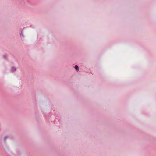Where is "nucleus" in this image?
I'll use <instances>...</instances> for the list:
<instances>
[{
  "label": "nucleus",
  "mask_w": 156,
  "mask_h": 156,
  "mask_svg": "<svg viewBox=\"0 0 156 156\" xmlns=\"http://www.w3.org/2000/svg\"><path fill=\"white\" fill-rule=\"evenodd\" d=\"M16 70V69L15 68L12 67V71H14Z\"/></svg>",
  "instance_id": "nucleus-2"
},
{
  "label": "nucleus",
  "mask_w": 156,
  "mask_h": 156,
  "mask_svg": "<svg viewBox=\"0 0 156 156\" xmlns=\"http://www.w3.org/2000/svg\"><path fill=\"white\" fill-rule=\"evenodd\" d=\"M75 69L76 70H78L79 67L77 65H76L75 66Z\"/></svg>",
  "instance_id": "nucleus-1"
},
{
  "label": "nucleus",
  "mask_w": 156,
  "mask_h": 156,
  "mask_svg": "<svg viewBox=\"0 0 156 156\" xmlns=\"http://www.w3.org/2000/svg\"><path fill=\"white\" fill-rule=\"evenodd\" d=\"M7 138V137H6H6H5V140Z\"/></svg>",
  "instance_id": "nucleus-3"
}]
</instances>
